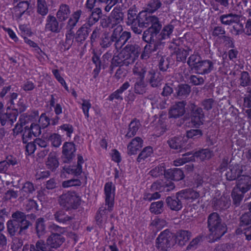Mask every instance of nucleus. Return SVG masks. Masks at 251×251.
Here are the masks:
<instances>
[{
	"label": "nucleus",
	"instance_id": "obj_1",
	"mask_svg": "<svg viewBox=\"0 0 251 251\" xmlns=\"http://www.w3.org/2000/svg\"><path fill=\"white\" fill-rule=\"evenodd\" d=\"M103 191L105 205L107 208L100 207L95 217L96 224L100 228L105 227V224L108 217V212H111L114 210L116 186L112 181L107 182L104 184Z\"/></svg>",
	"mask_w": 251,
	"mask_h": 251
},
{
	"label": "nucleus",
	"instance_id": "obj_2",
	"mask_svg": "<svg viewBox=\"0 0 251 251\" xmlns=\"http://www.w3.org/2000/svg\"><path fill=\"white\" fill-rule=\"evenodd\" d=\"M141 52L140 47L135 43H128L117 55H114L111 59V67L127 66L133 63Z\"/></svg>",
	"mask_w": 251,
	"mask_h": 251
},
{
	"label": "nucleus",
	"instance_id": "obj_3",
	"mask_svg": "<svg viewBox=\"0 0 251 251\" xmlns=\"http://www.w3.org/2000/svg\"><path fill=\"white\" fill-rule=\"evenodd\" d=\"M151 13L146 10H143L138 14V24L140 27H147L151 25L147 29L144 31L142 39L149 40L152 37V34L155 35L160 33L162 25L159 19L155 16H152Z\"/></svg>",
	"mask_w": 251,
	"mask_h": 251
},
{
	"label": "nucleus",
	"instance_id": "obj_4",
	"mask_svg": "<svg viewBox=\"0 0 251 251\" xmlns=\"http://www.w3.org/2000/svg\"><path fill=\"white\" fill-rule=\"evenodd\" d=\"M130 32L124 31L121 26L115 28L110 37L105 36L100 42V46L102 48H106L113 44L115 49L118 51L130 38Z\"/></svg>",
	"mask_w": 251,
	"mask_h": 251
},
{
	"label": "nucleus",
	"instance_id": "obj_5",
	"mask_svg": "<svg viewBox=\"0 0 251 251\" xmlns=\"http://www.w3.org/2000/svg\"><path fill=\"white\" fill-rule=\"evenodd\" d=\"M101 15L102 11L100 8L94 9L87 19L86 22L82 25L75 34L76 42L80 45L84 43L91 31V26L99 21Z\"/></svg>",
	"mask_w": 251,
	"mask_h": 251
},
{
	"label": "nucleus",
	"instance_id": "obj_6",
	"mask_svg": "<svg viewBox=\"0 0 251 251\" xmlns=\"http://www.w3.org/2000/svg\"><path fill=\"white\" fill-rule=\"evenodd\" d=\"M13 220H9L7 223V228L8 233L11 235H14L19 231L21 234L25 230L27 229L30 225V222L26 219L25 214L17 211L12 215Z\"/></svg>",
	"mask_w": 251,
	"mask_h": 251
},
{
	"label": "nucleus",
	"instance_id": "obj_7",
	"mask_svg": "<svg viewBox=\"0 0 251 251\" xmlns=\"http://www.w3.org/2000/svg\"><path fill=\"white\" fill-rule=\"evenodd\" d=\"M157 33L155 35L152 34V37L149 40L143 39L144 41L147 43V44L144 48V50L141 54L142 59H147L149 58L151 53L158 51V53L162 50L165 45V42H162L163 40L158 37Z\"/></svg>",
	"mask_w": 251,
	"mask_h": 251
},
{
	"label": "nucleus",
	"instance_id": "obj_8",
	"mask_svg": "<svg viewBox=\"0 0 251 251\" xmlns=\"http://www.w3.org/2000/svg\"><path fill=\"white\" fill-rule=\"evenodd\" d=\"M208 227L211 233L216 238H220L226 232V226L222 223L219 215L215 212L209 215L208 218Z\"/></svg>",
	"mask_w": 251,
	"mask_h": 251
},
{
	"label": "nucleus",
	"instance_id": "obj_9",
	"mask_svg": "<svg viewBox=\"0 0 251 251\" xmlns=\"http://www.w3.org/2000/svg\"><path fill=\"white\" fill-rule=\"evenodd\" d=\"M18 97V93L13 92L5 98L8 100L7 104L9 105L8 107L10 108L11 113L16 115L15 122L16 121L19 113L23 112L26 109V106L24 99L21 97L17 100Z\"/></svg>",
	"mask_w": 251,
	"mask_h": 251
},
{
	"label": "nucleus",
	"instance_id": "obj_10",
	"mask_svg": "<svg viewBox=\"0 0 251 251\" xmlns=\"http://www.w3.org/2000/svg\"><path fill=\"white\" fill-rule=\"evenodd\" d=\"M59 201L61 206L68 209H76L81 204V198L75 192H68L60 196Z\"/></svg>",
	"mask_w": 251,
	"mask_h": 251
},
{
	"label": "nucleus",
	"instance_id": "obj_11",
	"mask_svg": "<svg viewBox=\"0 0 251 251\" xmlns=\"http://www.w3.org/2000/svg\"><path fill=\"white\" fill-rule=\"evenodd\" d=\"M174 234L170 229H165L160 232L156 239L157 248L162 251H167L174 244Z\"/></svg>",
	"mask_w": 251,
	"mask_h": 251
},
{
	"label": "nucleus",
	"instance_id": "obj_12",
	"mask_svg": "<svg viewBox=\"0 0 251 251\" xmlns=\"http://www.w3.org/2000/svg\"><path fill=\"white\" fill-rule=\"evenodd\" d=\"M25 123L26 120L25 117L21 115L13 130L14 133L16 135L20 133L21 134L23 142L24 144H26L29 141L31 140L33 136L28 126H25L24 127Z\"/></svg>",
	"mask_w": 251,
	"mask_h": 251
},
{
	"label": "nucleus",
	"instance_id": "obj_13",
	"mask_svg": "<svg viewBox=\"0 0 251 251\" xmlns=\"http://www.w3.org/2000/svg\"><path fill=\"white\" fill-rule=\"evenodd\" d=\"M188 109L190 111L191 121L196 127H199L203 124L204 114L201 108L198 107L194 102H189Z\"/></svg>",
	"mask_w": 251,
	"mask_h": 251
},
{
	"label": "nucleus",
	"instance_id": "obj_14",
	"mask_svg": "<svg viewBox=\"0 0 251 251\" xmlns=\"http://www.w3.org/2000/svg\"><path fill=\"white\" fill-rule=\"evenodd\" d=\"M15 115L13 113H11L10 107L5 112L3 104L0 102V122L1 126L7 127L12 126L15 122Z\"/></svg>",
	"mask_w": 251,
	"mask_h": 251
},
{
	"label": "nucleus",
	"instance_id": "obj_15",
	"mask_svg": "<svg viewBox=\"0 0 251 251\" xmlns=\"http://www.w3.org/2000/svg\"><path fill=\"white\" fill-rule=\"evenodd\" d=\"M175 188L174 182L168 180H158L154 182L151 185V191H158L159 192H169Z\"/></svg>",
	"mask_w": 251,
	"mask_h": 251
},
{
	"label": "nucleus",
	"instance_id": "obj_16",
	"mask_svg": "<svg viewBox=\"0 0 251 251\" xmlns=\"http://www.w3.org/2000/svg\"><path fill=\"white\" fill-rule=\"evenodd\" d=\"M109 17L111 25H112L114 29L118 28L119 26L123 29L121 23L123 22L124 13L122 12V8L120 6L118 7L116 6L115 7Z\"/></svg>",
	"mask_w": 251,
	"mask_h": 251
},
{
	"label": "nucleus",
	"instance_id": "obj_17",
	"mask_svg": "<svg viewBox=\"0 0 251 251\" xmlns=\"http://www.w3.org/2000/svg\"><path fill=\"white\" fill-rule=\"evenodd\" d=\"M65 241V238L63 235L59 233H51L46 241L47 248L57 249L59 248Z\"/></svg>",
	"mask_w": 251,
	"mask_h": 251
},
{
	"label": "nucleus",
	"instance_id": "obj_18",
	"mask_svg": "<svg viewBox=\"0 0 251 251\" xmlns=\"http://www.w3.org/2000/svg\"><path fill=\"white\" fill-rule=\"evenodd\" d=\"M242 193H246L251 188V176L242 175L237 180L236 186Z\"/></svg>",
	"mask_w": 251,
	"mask_h": 251
},
{
	"label": "nucleus",
	"instance_id": "obj_19",
	"mask_svg": "<svg viewBox=\"0 0 251 251\" xmlns=\"http://www.w3.org/2000/svg\"><path fill=\"white\" fill-rule=\"evenodd\" d=\"M185 104L184 101L176 103L169 111V117L176 119L182 116L185 112Z\"/></svg>",
	"mask_w": 251,
	"mask_h": 251
},
{
	"label": "nucleus",
	"instance_id": "obj_20",
	"mask_svg": "<svg viewBox=\"0 0 251 251\" xmlns=\"http://www.w3.org/2000/svg\"><path fill=\"white\" fill-rule=\"evenodd\" d=\"M213 68V63L210 60H201L195 66V70L197 73L201 75H206L210 73Z\"/></svg>",
	"mask_w": 251,
	"mask_h": 251
},
{
	"label": "nucleus",
	"instance_id": "obj_21",
	"mask_svg": "<svg viewBox=\"0 0 251 251\" xmlns=\"http://www.w3.org/2000/svg\"><path fill=\"white\" fill-rule=\"evenodd\" d=\"M45 30L55 33H59L60 31L59 22L55 17L49 15L46 19Z\"/></svg>",
	"mask_w": 251,
	"mask_h": 251
},
{
	"label": "nucleus",
	"instance_id": "obj_22",
	"mask_svg": "<svg viewBox=\"0 0 251 251\" xmlns=\"http://www.w3.org/2000/svg\"><path fill=\"white\" fill-rule=\"evenodd\" d=\"M76 151L75 144L73 142H66L62 147V154L66 161H71L75 156Z\"/></svg>",
	"mask_w": 251,
	"mask_h": 251
},
{
	"label": "nucleus",
	"instance_id": "obj_23",
	"mask_svg": "<svg viewBox=\"0 0 251 251\" xmlns=\"http://www.w3.org/2000/svg\"><path fill=\"white\" fill-rule=\"evenodd\" d=\"M243 173L242 166L236 164L230 166L229 171L226 174V178L228 180L232 181L239 178Z\"/></svg>",
	"mask_w": 251,
	"mask_h": 251
},
{
	"label": "nucleus",
	"instance_id": "obj_24",
	"mask_svg": "<svg viewBox=\"0 0 251 251\" xmlns=\"http://www.w3.org/2000/svg\"><path fill=\"white\" fill-rule=\"evenodd\" d=\"M143 141L141 138L136 137L128 144L127 153L129 155L136 154L137 151L142 147Z\"/></svg>",
	"mask_w": 251,
	"mask_h": 251
},
{
	"label": "nucleus",
	"instance_id": "obj_25",
	"mask_svg": "<svg viewBox=\"0 0 251 251\" xmlns=\"http://www.w3.org/2000/svg\"><path fill=\"white\" fill-rule=\"evenodd\" d=\"M24 40L25 43L30 47L33 48V51L36 54V57L40 61L45 59V56L48 57L46 53L42 50L36 43L26 37H24Z\"/></svg>",
	"mask_w": 251,
	"mask_h": 251
},
{
	"label": "nucleus",
	"instance_id": "obj_26",
	"mask_svg": "<svg viewBox=\"0 0 251 251\" xmlns=\"http://www.w3.org/2000/svg\"><path fill=\"white\" fill-rule=\"evenodd\" d=\"M175 242L180 246H183L189 240L192 233L190 231L186 230H179L175 234H174Z\"/></svg>",
	"mask_w": 251,
	"mask_h": 251
},
{
	"label": "nucleus",
	"instance_id": "obj_27",
	"mask_svg": "<svg viewBox=\"0 0 251 251\" xmlns=\"http://www.w3.org/2000/svg\"><path fill=\"white\" fill-rule=\"evenodd\" d=\"M180 198L186 200L188 202H192L200 197L199 192L191 189L182 190L178 192Z\"/></svg>",
	"mask_w": 251,
	"mask_h": 251
},
{
	"label": "nucleus",
	"instance_id": "obj_28",
	"mask_svg": "<svg viewBox=\"0 0 251 251\" xmlns=\"http://www.w3.org/2000/svg\"><path fill=\"white\" fill-rule=\"evenodd\" d=\"M58 98L56 94H51L49 100V105L50 108H53L55 115L59 116L63 113V104L58 103Z\"/></svg>",
	"mask_w": 251,
	"mask_h": 251
},
{
	"label": "nucleus",
	"instance_id": "obj_29",
	"mask_svg": "<svg viewBox=\"0 0 251 251\" xmlns=\"http://www.w3.org/2000/svg\"><path fill=\"white\" fill-rule=\"evenodd\" d=\"M231 201L229 198L222 196L219 199L213 201V206L216 210L222 211L228 208L230 205Z\"/></svg>",
	"mask_w": 251,
	"mask_h": 251
},
{
	"label": "nucleus",
	"instance_id": "obj_30",
	"mask_svg": "<svg viewBox=\"0 0 251 251\" xmlns=\"http://www.w3.org/2000/svg\"><path fill=\"white\" fill-rule=\"evenodd\" d=\"M81 15L82 11L80 9L77 10L73 13L66 25L67 31L74 32L73 29L78 22Z\"/></svg>",
	"mask_w": 251,
	"mask_h": 251
},
{
	"label": "nucleus",
	"instance_id": "obj_31",
	"mask_svg": "<svg viewBox=\"0 0 251 251\" xmlns=\"http://www.w3.org/2000/svg\"><path fill=\"white\" fill-rule=\"evenodd\" d=\"M175 93L179 99H184L188 97L191 92V88L187 84H180L175 88Z\"/></svg>",
	"mask_w": 251,
	"mask_h": 251
},
{
	"label": "nucleus",
	"instance_id": "obj_32",
	"mask_svg": "<svg viewBox=\"0 0 251 251\" xmlns=\"http://www.w3.org/2000/svg\"><path fill=\"white\" fill-rule=\"evenodd\" d=\"M22 251H48L44 241L39 240L34 244H25L23 246Z\"/></svg>",
	"mask_w": 251,
	"mask_h": 251
},
{
	"label": "nucleus",
	"instance_id": "obj_33",
	"mask_svg": "<svg viewBox=\"0 0 251 251\" xmlns=\"http://www.w3.org/2000/svg\"><path fill=\"white\" fill-rule=\"evenodd\" d=\"M70 14V6L66 4H61L56 13V17L59 21L63 22L69 18Z\"/></svg>",
	"mask_w": 251,
	"mask_h": 251
},
{
	"label": "nucleus",
	"instance_id": "obj_34",
	"mask_svg": "<svg viewBox=\"0 0 251 251\" xmlns=\"http://www.w3.org/2000/svg\"><path fill=\"white\" fill-rule=\"evenodd\" d=\"M178 196V193L176 197H168L166 199V202L168 207L173 210L178 211L182 207V204Z\"/></svg>",
	"mask_w": 251,
	"mask_h": 251
},
{
	"label": "nucleus",
	"instance_id": "obj_35",
	"mask_svg": "<svg viewBox=\"0 0 251 251\" xmlns=\"http://www.w3.org/2000/svg\"><path fill=\"white\" fill-rule=\"evenodd\" d=\"M141 124L139 120L136 118L133 119L128 125L126 137L127 138L134 137L136 134Z\"/></svg>",
	"mask_w": 251,
	"mask_h": 251
},
{
	"label": "nucleus",
	"instance_id": "obj_36",
	"mask_svg": "<svg viewBox=\"0 0 251 251\" xmlns=\"http://www.w3.org/2000/svg\"><path fill=\"white\" fill-rule=\"evenodd\" d=\"M92 61L95 65V68L92 72L93 77L94 79H96L99 76L101 70V62L100 59V54H98L94 50L93 51Z\"/></svg>",
	"mask_w": 251,
	"mask_h": 251
},
{
	"label": "nucleus",
	"instance_id": "obj_37",
	"mask_svg": "<svg viewBox=\"0 0 251 251\" xmlns=\"http://www.w3.org/2000/svg\"><path fill=\"white\" fill-rule=\"evenodd\" d=\"M46 164L47 168L52 172L56 170L59 166V163L56 153L50 152L49 154Z\"/></svg>",
	"mask_w": 251,
	"mask_h": 251
},
{
	"label": "nucleus",
	"instance_id": "obj_38",
	"mask_svg": "<svg viewBox=\"0 0 251 251\" xmlns=\"http://www.w3.org/2000/svg\"><path fill=\"white\" fill-rule=\"evenodd\" d=\"M168 144L171 149L178 150L181 152L185 149V143L181 138L174 137L168 141Z\"/></svg>",
	"mask_w": 251,
	"mask_h": 251
},
{
	"label": "nucleus",
	"instance_id": "obj_39",
	"mask_svg": "<svg viewBox=\"0 0 251 251\" xmlns=\"http://www.w3.org/2000/svg\"><path fill=\"white\" fill-rule=\"evenodd\" d=\"M220 21L223 25H231L239 21V16L232 13L223 14L220 16Z\"/></svg>",
	"mask_w": 251,
	"mask_h": 251
},
{
	"label": "nucleus",
	"instance_id": "obj_40",
	"mask_svg": "<svg viewBox=\"0 0 251 251\" xmlns=\"http://www.w3.org/2000/svg\"><path fill=\"white\" fill-rule=\"evenodd\" d=\"M54 220L58 223L67 224L73 219V217L68 215L63 210L57 211L54 214Z\"/></svg>",
	"mask_w": 251,
	"mask_h": 251
},
{
	"label": "nucleus",
	"instance_id": "obj_41",
	"mask_svg": "<svg viewBox=\"0 0 251 251\" xmlns=\"http://www.w3.org/2000/svg\"><path fill=\"white\" fill-rule=\"evenodd\" d=\"M145 78H138L134 85L135 93L142 95L146 93L147 84L144 80Z\"/></svg>",
	"mask_w": 251,
	"mask_h": 251
},
{
	"label": "nucleus",
	"instance_id": "obj_42",
	"mask_svg": "<svg viewBox=\"0 0 251 251\" xmlns=\"http://www.w3.org/2000/svg\"><path fill=\"white\" fill-rule=\"evenodd\" d=\"M147 72L146 66L140 61H137L133 68V73L138 78H145Z\"/></svg>",
	"mask_w": 251,
	"mask_h": 251
},
{
	"label": "nucleus",
	"instance_id": "obj_43",
	"mask_svg": "<svg viewBox=\"0 0 251 251\" xmlns=\"http://www.w3.org/2000/svg\"><path fill=\"white\" fill-rule=\"evenodd\" d=\"M75 40L74 32L67 31L65 34V41L63 43L62 49L64 50H69Z\"/></svg>",
	"mask_w": 251,
	"mask_h": 251
},
{
	"label": "nucleus",
	"instance_id": "obj_44",
	"mask_svg": "<svg viewBox=\"0 0 251 251\" xmlns=\"http://www.w3.org/2000/svg\"><path fill=\"white\" fill-rule=\"evenodd\" d=\"M30 4V0H22L19 1L15 7V10L16 12H19V17H21L25 12H27V10Z\"/></svg>",
	"mask_w": 251,
	"mask_h": 251
},
{
	"label": "nucleus",
	"instance_id": "obj_45",
	"mask_svg": "<svg viewBox=\"0 0 251 251\" xmlns=\"http://www.w3.org/2000/svg\"><path fill=\"white\" fill-rule=\"evenodd\" d=\"M195 155L197 158H199L201 161L208 160L213 156V151L208 149H202L198 151H195Z\"/></svg>",
	"mask_w": 251,
	"mask_h": 251
},
{
	"label": "nucleus",
	"instance_id": "obj_46",
	"mask_svg": "<svg viewBox=\"0 0 251 251\" xmlns=\"http://www.w3.org/2000/svg\"><path fill=\"white\" fill-rule=\"evenodd\" d=\"M174 29V26L171 24H168L164 25L160 33L157 36L160 37L161 40H165L170 38Z\"/></svg>",
	"mask_w": 251,
	"mask_h": 251
},
{
	"label": "nucleus",
	"instance_id": "obj_47",
	"mask_svg": "<svg viewBox=\"0 0 251 251\" xmlns=\"http://www.w3.org/2000/svg\"><path fill=\"white\" fill-rule=\"evenodd\" d=\"M137 11L133 9H129L127 13V20L126 24L128 25H138V14Z\"/></svg>",
	"mask_w": 251,
	"mask_h": 251
},
{
	"label": "nucleus",
	"instance_id": "obj_48",
	"mask_svg": "<svg viewBox=\"0 0 251 251\" xmlns=\"http://www.w3.org/2000/svg\"><path fill=\"white\" fill-rule=\"evenodd\" d=\"M153 153L152 148L151 146H148L143 149L141 152L139 154L137 161L141 163L149 157H151Z\"/></svg>",
	"mask_w": 251,
	"mask_h": 251
},
{
	"label": "nucleus",
	"instance_id": "obj_49",
	"mask_svg": "<svg viewBox=\"0 0 251 251\" xmlns=\"http://www.w3.org/2000/svg\"><path fill=\"white\" fill-rule=\"evenodd\" d=\"M167 114L166 112L162 111L159 115V119L158 122L157 127L160 128V134H163L167 130L166 121Z\"/></svg>",
	"mask_w": 251,
	"mask_h": 251
},
{
	"label": "nucleus",
	"instance_id": "obj_50",
	"mask_svg": "<svg viewBox=\"0 0 251 251\" xmlns=\"http://www.w3.org/2000/svg\"><path fill=\"white\" fill-rule=\"evenodd\" d=\"M48 141L51 146L54 148L59 147L62 142L61 136L56 133L50 134L48 137Z\"/></svg>",
	"mask_w": 251,
	"mask_h": 251
},
{
	"label": "nucleus",
	"instance_id": "obj_51",
	"mask_svg": "<svg viewBox=\"0 0 251 251\" xmlns=\"http://www.w3.org/2000/svg\"><path fill=\"white\" fill-rule=\"evenodd\" d=\"M36 230L39 237L43 236L46 232V226L44 218H40L36 222Z\"/></svg>",
	"mask_w": 251,
	"mask_h": 251
},
{
	"label": "nucleus",
	"instance_id": "obj_52",
	"mask_svg": "<svg viewBox=\"0 0 251 251\" xmlns=\"http://www.w3.org/2000/svg\"><path fill=\"white\" fill-rule=\"evenodd\" d=\"M164 203L162 201L152 202L150 206V210L151 213L155 215L161 214L163 211Z\"/></svg>",
	"mask_w": 251,
	"mask_h": 251
},
{
	"label": "nucleus",
	"instance_id": "obj_53",
	"mask_svg": "<svg viewBox=\"0 0 251 251\" xmlns=\"http://www.w3.org/2000/svg\"><path fill=\"white\" fill-rule=\"evenodd\" d=\"M63 170L67 174L75 176H80L82 172V169L78 168L75 165L65 166L63 167Z\"/></svg>",
	"mask_w": 251,
	"mask_h": 251
},
{
	"label": "nucleus",
	"instance_id": "obj_54",
	"mask_svg": "<svg viewBox=\"0 0 251 251\" xmlns=\"http://www.w3.org/2000/svg\"><path fill=\"white\" fill-rule=\"evenodd\" d=\"M244 194L241 192L239 189L236 187L233 189L231 196L233 199V203L236 206L239 205L243 198Z\"/></svg>",
	"mask_w": 251,
	"mask_h": 251
},
{
	"label": "nucleus",
	"instance_id": "obj_55",
	"mask_svg": "<svg viewBox=\"0 0 251 251\" xmlns=\"http://www.w3.org/2000/svg\"><path fill=\"white\" fill-rule=\"evenodd\" d=\"M37 11L39 14L43 16L48 14L49 9L46 0H37Z\"/></svg>",
	"mask_w": 251,
	"mask_h": 251
},
{
	"label": "nucleus",
	"instance_id": "obj_56",
	"mask_svg": "<svg viewBox=\"0 0 251 251\" xmlns=\"http://www.w3.org/2000/svg\"><path fill=\"white\" fill-rule=\"evenodd\" d=\"M162 4L160 0H150L147 5L146 11L151 14L153 13L161 7Z\"/></svg>",
	"mask_w": 251,
	"mask_h": 251
},
{
	"label": "nucleus",
	"instance_id": "obj_57",
	"mask_svg": "<svg viewBox=\"0 0 251 251\" xmlns=\"http://www.w3.org/2000/svg\"><path fill=\"white\" fill-rule=\"evenodd\" d=\"M81 103V109L82 110L85 118L88 120L90 117L89 111L91 108L92 104L90 100L82 99Z\"/></svg>",
	"mask_w": 251,
	"mask_h": 251
},
{
	"label": "nucleus",
	"instance_id": "obj_58",
	"mask_svg": "<svg viewBox=\"0 0 251 251\" xmlns=\"http://www.w3.org/2000/svg\"><path fill=\"white\" fill-rule=\"evenodd\" d=\"M167 225V221L164 219L155 217L151 222V225L154 227L158 231H160Z\"/></svg>",
	"mask_w": 251,
	"mask_h": 251
},
{
	"label": "nucleus",
	"instance_id": "obj_59",
	"mask_svg": "<svg viewBox=\"0 0 251 251\" xmlns=\"http://www.w3.org/2000/svg\"><path fill=\"white\" fill-rule=\"evenodd\" d=\"M51 72L55 79L64 87L65 90L69 91V87L63 77L60 75L59 71L58 69H53Z\"/></svg>",
	"mask_w": 251,
	"mask_h": 251
},
{
	"label": "nucleus",
	"instance_id": "obj_60",
	"mask_svg": "<svg viewBox=\"0 0 251 251\" xmlns=\"http://www.w3.org/2000/svg\"><path fill=\"white\" fill-rule=\"evenodd\" d=\"M4 218L0 216V247L3 248L6 246L7 239L6 237L1 233L4 228Z\"/></svg>",
	"mask_w": 251,
	"mask_h": 251
},
{
	"label": "nucleus",
	"instance_id": "obj_61",
	"mask_svg": "<svg viewBox=\"0 0 251 251\" xmlns=\"http://www.w3.org/2000/svg\"><path fill=\"white\" fill-rule=\"evenodd\" d=\"M251 224V210L243 214L240 218V225L241 226Z\"/></svg>",
	"mask_w": 251,
	"mask_h": 251
},
{
	"label": "nucleus",
	"instance_id": "obj_62",
	"mask_svg": "<svg viewBox=\"0 0 251 251\" xmlns=\"http://www.w3.org/2000/svg\"><path fill=\"white\" fill-rule=\"evenodd\" d=\"M58 130H61L66 132L67 137L71 138L72 133L74 132V127L72 125L69 124H63L57 127Z\"/></svg>",
	"mask_w": 251,
	"mask_h": 251
},
{
	"label": "nucleus",
	"instance_id": "obj_63",
	"mask_svg": "<svg viewBox=\"0 0 251 251\" xmlns=\"http://www.w3.org/2000/svg\"><path fill=\"white\" fill-rule=\"evenodd\" d=\"M201 61V57L198 54H193L190 55L188 58L187 64L189 66L195 69V66H197L198 62Z\"/></svg>",
	"mask_w": 251,
	"mask_h": 251
},
{
	"label": "nucleus",
	"instance_id": "obj_64",
	"mask_svg": "<svg viewBox=\"0 0 251 251\" xmlns=\"http://www.w3.org/2000/svg\"><path fill=\"white\" fill-rule=\"evenodd\" d=\"M111 160L117 163L119 166V163L122 161V158L121 153L117 149H112L110 153Z\"/></svg>",
	"mask_w": 251,
	"mask_h": 251
}]
</instances>
